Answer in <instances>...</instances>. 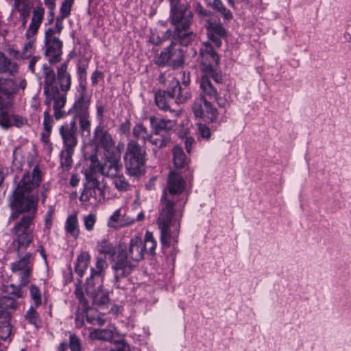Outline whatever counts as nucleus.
<instances>
[{"label":"nucleus","mask_w":351,"mask_h":351,"mask_svg":"<svg viewBox=\"0 0 351 351\" xmlns=\"http://www.w3.org/2000/svg\"><path fill=\"white\" fill-rule=\"evenodd\" d=\"M41 173L36 166L32 174L25 173L9 197V206L12 210L10 219H16L23 213L24 215L12 228L13 242L16 243V253L26 250L33 240V219L37 210L38 197L30 195L31 191L41 182Z\"/></svg>","instance_id":"nucleus-1"},{"label":"nucleus","mask_w":351,"mask_h":351,"mask_svg":"<svg viewBox=\"0 0 351 351\" xmlns=\"http://www.w3.org/2000/svg\"><path fill=\"white\" fill-rule=\"evenodd\" d=\"M186 182L176 172H170L167 186L161 199L156 224L160 231V240L163 250L172 247L176 250L178 243L180 222L187 197L182 196Z\"/></svg>","instance_id":"nucleus-2"},{"label":"nucleus","mask_w":351,"mask_h":351,"mask_svg":"<svg viewBox=\"0 0 351 351\" xmlns=\"http://www.w3.org/2000/svg\"><path fill=\"white\" fill-rule=\"evenodd\" d=\"M202 75L200 80L201 96L215 98L217 90L211 83L212 79L215 83L220 84L222 75L216 69L219 64V57L208 43H203L199 49Z\"/></svg>","instance_id":"nucleus-3"},{"label":"nucleus","mask_w":351,"mask_h":351,"mask_svg":"<svg viewBox=\"0 0 351 351\" xmlns=\"http://www.w3.org/2000/svg\"><path fill=\"white\" fill-rule=\"evenodd\" d=\"M117 259L112 266L114 271V286L120 287L119 281L128 276L133 270L134 265L128 261L130 256L133 261H139L143 258L145 251L143 241L139 236H134L130 241L129 253H126V245L120 244L118 247Z\"/></svg>","instance_id":"nucleus-4"},{"label":"nucleus","mask_w":351,"mask_h":351,"mask_svg":"<svg viewBox=\"0 0 351 351\" xmlns=\"http://www.w3.org/2000/svg\"><path fill=\"white\" fill-rule=\"evenodd\" d=\"M169 21L175 27V36L180 45L186 46L191 40L189 28L193 21V12L184 4L170 8Z\"/></svg>","instance_id":"nucleus-5"},{"label":"nucleus","mask_w":351,"mask_h":351,"mask_svg":"<svg viewBox=\"0 0 351 351\" xmlns=\"http://www.w3.org/2000/svg\"><path fill=\"white\" fill-rule=\"evenodd\" d=\"M146 151L134 139L128 141L123 156L126 173L130 176L138 177L143 173L145 164Z\"/></svg>","instance_id":"nucleus-6"},{"label":"nucleus","mask_w":351,"mask_h":351,"mask_svg":"<svg viewBox=\"0 0 351 351\" xmlns=\"http://www.w3.org/2000/svg\"><path fill=\"white\" fill-rule=\"evenodd\" d=\"M34 256L31 253H26L19 259L10 264V269L12 274L16 276L21 287H25L31 281L33 267Z\"/></svg>","instance_id":"nucleus-7"},{"label":"nucleus","mask_w":351,"mask_h":351,"mask_svg":"<svg viewBox=\"0 0 351 351\" xmlns=\"http://www.w3.org/2000/svg\"><path fill=\"white\" fill-rule=\"evenodd\" d=\"M85 175L88 185L82 192L80 200L83 202L93 201L95 203L104 201L105 199L104 191L100 186V183L96 176H94L93 172L86 173Z\"/></svg>","instance_id":"nucleus-8"},{"label":"nucleus","mask_w":351,"mask_h":351,"mask_svg":"<svg viewBox=\"0 0 351 351\" xmlns=\"http://www.w3.org/2000/svg\"><path fill=\"white\" fill-rule=\"evenodd\" d=\"M18 84L11 78L0 77V108H12Z\"/></svg>","instance_id":"nucleus-9"},{"label":"nucleus","mask_w":351,"mask_h":351,"mask_svg":"<svg viewBox=\"0 0 351 351\" xmlns=\"http://www.w3.org/2000/svg\"><path fill=\"white\" fill-rule=\"evenodd\" d=\"M45 54L49 57L51 63H56L60 60L62 54L63 43L56 35L55 32L49 28L45 32Z\"/></svg>","instance_id":"nucleus-10"},{"label":"nucleus","mask_w":351,"mask_h":351,"mask_svg":"<svg viewBox=\"0 0 351 351\" xmlns=\"http://www.w3.org/2000/svg\"><path fill=\"white\" fill-rule=\"evenodd\" d=\"M190 80H182L183 86L180 82L173 78L167 87V94L170 99H174L177 104H183L191 97V92L188 85Z\"/></svg>","instance_id":"nucleus-11"},{"label":"nucleus","mask_w":351,"mask_h":351,"mask_svg":"<svg viewBox=\"0 0 351 351\" xmlns=\"http://www.w3.org/2000/svg\"><path fill=\"white\" fill-rule=\"evenodd\" d=\"M208 43L216 53L215 47L219 48L221 45V39L226 36V30L220 23L208 21L206 25Z\"/></svg>","instance_id":"nucleus-12"},{"label":"nucleus","mask_w":351,"mask_h":351,"mask_svg":"<svg viewBox=\"0 0 351 351\" xmlns=\"http://www.w3.org/2000/svg\"><path fill=\"white\" fill-rule=\"evenodd\" d=\"M96 136V149H103L106 156L114 155L115 142L110 134L97 127L95 131Z\"/></svg>","instance_id":"nucleus-13"},{"label":"nucleus","mask_w":351,"mask_h":351,"mask_svg":"<svg viewBox=\"0 0 351 351\" xmlns=\"http://www.w3.org/2000/svg\"><path fill=\"white\" fill-rule=\"evenodd\" d=\"M12 108H0V126L8 129L12 126L22 128L27 124V119L22 116L10 114Z\"/></svg>","instance_id":"nucleus-14"},{"label":"nucleus","mask_w":351,"mask_h":351,"mask_svg":"<svg viewBox=\"0 0 351 351\" xmlns=\"http://www.w3.org/2000/svg\"><path fill=\"white\" fill-rule=\"evenodd\" d=\"M149 123L154 134H168L171 136L173 128L176 125V121L165 119L154 116L149 117Z\"/></svg>","instance_id":"nucleus-15"},{"label":"nucleus","mask_w":351,"mask_h":351,"mask_svg":"<svg viewBox=\"0 0 351 351\" xmlns=\"http://www.w3.org/2000/svg\"><path fill=\"white\" fill-rule=\"evenodd\" d=\"M135 219L128 215L122 208L116 210L108 221V226L119 229L134 223Z\"/></svg>","instance_id":"nucleus-16"},{"label":"nucleus","mask_w":351,"mask_h":351,"mask_svg":"<svg viewBox=\"0 0 351 351\" xmlns=\"http://www.w3.org/2000/svg\"><path fill=\"white\" fill-rule=\"evenodd\" d=\"M108 158L100 166L98 171L102 175L113 178L120 171L122 165L120 162L119 156H108Z\"/></svg>","instance_id":"nucleus-17"},{"label":"nucleus","mask_w":351,"mask_h":351,"mask_svg":"<svg viewBox=\"0 0 351 351\" xmlns=\"http://www.w3.org/2000/svg\"><path fill=\"white\" fill-rule=\"evenodd\" d=\"M44 14L45 10L41 5H37L34 8L31 23L25 33V36L27 38L33 37L38 32L43 22Z\"/></svg>","instance_id":"nucleus-18"},{"label":"nucleus","mask_w":351,"mask_h":351,"mask_svg":"<svg viewBox=\"0 0 351 351\" xmlns=\"http://www.w3.org/2000/svg\"><path fill=\"white\" fill-rule=\"evenodd\" d=\"M168 50L169 62V66L173 68H178L181 66L184 63V52L179 47L177 46V43L172 41L171 45L167 47Z\"/></svg>","instance_id":"nucleus-19"},{"label":"nucleus","mask_w":351,"mask_h":351,"mask_svg":"<svg viewBox=\"0 0 351 351\" xmlns=\"http://www.w3.org/2000/svg\"><path fill=\"white\" fill-rule=\"evenodd\" d=\"M19 72V65L0 51V74L15 76Z\"/></svg>","instance_id":"nucleus-20"},{"label":"nucleus","mask_w":351,"mask_h":351,"mask_svg":"<svg viewBox=\"0 0 351 351\" xmlns=\"http://www.w3.org/2000/svg\"><path fill=\"white\" fill-rule=\"evenodd\" d=\"M74 114L75 119L89 116L88 104L84 100V90L80 95L72 109L67 111V114Z\"/></svg>","instance_id":"nucleus-21"},{"label":"nucleus","mask_w":351,"mask_h":351,"mask_svg":"<svg viewBox=\"0 0 351 351\" xmlns=\"http://www.w3.org/2000/svg\"><path fill=\"white\" fill-rule=\"evenodd\" d=\"M14 8L19 13L21 26L25 27L32 9L30 3L28 0H14Z\"/></svg>","instance_id":"nucleus-22"},{"label":"nucleus","mask_w":351,"mask_h":351,"mask_svg":"<svg viewBox=\"0 0 351 351\" xmlns=\"http://www.w3.org/2000/svg\"><path fill=\"white\" fill-rule=\"evenodd\" d=\"M169 97L167 94V90H159L155 93V103L158 108L164 111H169L173 115L178 116V112L176 110H172L169 104Z\"/></svg>","instance_id":"nucleus-23"},{"label":"nucleus","mask_w":351,"mask_h":351,"mask_svg":"<svg viewBox=\"0 0 351 351\" xmlns=\"http://www.w3.org/2000/svg\"><path fill=\"white\" fill-rule=\"evenodd\" d=\"M18 306L17 302L10 296L0 298V319H10V315L8 310H15Z\"/></svg>","instance_id":"nucleus-24"},{"label":"nucleus","mask_w":351,"mask_h":351,"mask_svg":"<svg viewBox=\"0 0 351 351\" xmlns=\"http://www.w3.org/2000/svg\"><path fill=\"white\" fill-rule=\"evenodd\" d=\"M90 261V256L87 252H82L77 257L75 263V272L80 277L82 278L84 272L86 271Z\"/></svg>","instance_id":"nucleus-25"},{"label":"nucleus","mask_w":351,"mask_h":351,"mask_svg":"<svg viewBox=\"0 0 351 351\" xmlns=\"http://www.w3.org/2000/svg\"><path fill=\"white\" fill-rule=\"evenodd\" d=\"M173 164L176 168H184L189 162V159L186 156L181 147L176 145L172 149Z\"/></svg>","instance_id":"nucleus-26"},{"label":"nucleus","mask_w":351,"mask_h":351,"mask_svg":"<svg viewBox=\"0 0 351 351\" xmlns=\"http://www.w3.org/2000/svg\"><path fill=\"white\" fill-rule=\"evenodd\" d=\"M114 331L115 327L109 326L106 329H95L90 332V335L93 339L110 341L114 337Z\"/></svg>","instance_id":"nucleus-27"},{"label":"nucleus","mask_w":351,"mask_h":351,"mask_svg":"<svg viewBox=\"0 0 351 351\" xmlns=\"http://www.w3.org/2000/svg\"><path fill=\"white\" fill-rule=\"evenodd\" d=\"M76 119H75L70 123V129L67 132V167L70 165V160L69 155H70V147H73L77 145V138L75 134L77 132Z\"/></svg>","instance_id":"nucleus-28"},{"label":"nucleus","mask_w":351,"mask_h":351,"mask_svg":"<svg viewBox=\"0 0 351 351\" xmlns=\"http://www.w3.org/2000/svg\"><path fill=\"white\" fill-rule=\"evenodd\" d=\"M108 267V264L105 258L102 257H97L95 267H90V274L97 277V283L99 284L101 278H104L105 270Z\"/></svg>","instance_id":"nucleus-29"},{"label":"nucleus","mask_w":351,"mask_h":351,"mask_svg":"<svg viewBox=\"0 0 351 351\" xmlns=\"http://www.w3.org/2000/svg\"><path fill=\"white\" fill-rule=\"evenodd\" d=\"M171 138L168 134H154L152 132L148 141L159 149L166 147L170 142Z\"/></svg>","instance_id":"nucleus-30"},{"label":"nucleus","mask_w":351,"mask_h":351,"mask_svg":"<svg viewBox=\"0 0 351 351\" xmlns=\"http://www.w3.org/2000/svg\"><path fill=\"white\" fill-rule=\"evenodd\" d=\"M152 133H149L147 128L142 123H136L132 129V135L134 140L143 141L145 144L148 141Z\"/></svg>","instance_id":"nucleus-31"},{"label":"nucleus","mask_w":351,"mask_h":351,"mask_svg":"<svg viewBox=\"0 0 351 351\" xmlns=\"http://www.w3.org/2000/svg\"><path fill=\"white\" fill-rule=\"evenodd\" d=\"M156 245L157 242L154 238L153 233L147 231L144 237V242H143L145 252H147L152 256L155 255Z\"/></svg>","instance_id":"nucleus-32"},{"label":"nucleus","mask_w":351,"mask_h":351,"mask_svg":"<svg viewBox=\"0 0 351 351\" xmlns=\"http://www.w3.org/2000/svg\"><path fill=\"white\" fill-rule=\"evenodd\" d=\"M103 280L104 278H101L99 284H98L97 277L90 274V277L86 280V291L87 295H90V294L101 289L103 286Z\"/></svg>","instance_id":"nucleus-33"},{"label":"nucleus","mask_w":351,"mask_h":351,"mask_svg":"<svg viewBox=\"0 0 351 351\" xmlns=\"http://www.w3.org/2000/svg\"><path fill=\"white\" fill-rule=\"evenodd\" d=\"M67 232H69L75 240L77 239L80 229L76 214L71 215L67 218Z\"/></svg>","instance_id":"nucleus-34"},{"label":"nucleus","mask_w":351,"mask_h":351,"mask_svg":"<svg viewBox=\"0 0 351 351\" xmlns=\"http://www.w3.org/2000/svg\"><path fill=\"white\" fill-rule=\"evenodd\" d=\"M93 299V305L102 307L109 302L108 295L102 289L90 295Z\"/></svg>","instance_id":"nucleus-35"},{"label":"nucleus","mask_w":351,"mask_h":351,"mask_svg":"<svg viewBox=\"0 0 351 351\" xmlns=\"http://www.w3.org/2000/svg\"><path fill=\"white\" fill-rule=\"evenodd\" d=\"M66 104V99L64 97L60 96L54 99L53 110L54 117L56 119L58 120L64 117L65 112L64 108Z\"/></svg>","instance_id":"nucleus-36"},{"label":"nucleus","mask_w":351,"mask_h":351,"mask_svg":"<svg viewBox=\"0 0 351 351\" xmlns=\"http://www.w3.org/2000/svg\"><path fill=\"white\" fill-rule=\"evenodd\" d=\"M97 250L100 254L112 257L116 254L115 247L108 241L104 239L97 245Z\"/></svg>","instance_id":"nucleus-37"},{"label":"nucleus","mask_w":351,"mask_h":351,"mask_svg":"<svg viewBox=\"0 0 351 351\" xmlns=\"http://www.w3.org/2000/svg\"><path fill=\"white\" fill-rule=\"evenodd\" d=\"M211 6L213 9L218 12L224 19L230 20L232 19L233 16L232 12L224 6L221 0H213Z\"/></svg>","instance_id":"nucleus-38"},{"label":"nucleus","mask_w":351,"mask_h":351,"mask_svg":"<svg viewBox=\"0 0 351 351\" xmlns=\"http://www.w3.org/2000/svg\"><path fill=\"white\" fill-rule=\"evenodd\" d=\"M113 178V184L115 188L119 191H127L131 188L130 184L126 180L122 174H117Z\"/></svg>","instance_id":"nucleus-39"},{"label":"nucleus","mask_w":351,"mask_h":351,"mask_svg":"<svg viewBox=\"0 0 351 351\" xmlns=\"http://www.w3.org/2000/svg\"><path fill=\"white\" fill-rule=\"evenodd\" d=\"M25 319L29 324L33 325L36 328H39L41 326V321L38 313L31 306L25 315Z\"/></svg>","instance_id":"nucleus-40"},{"label":"nucleus","mask_w":351,"mask_h":351,"mask_svg":"<svg viewBox=\"0 0 351 351\" xmlns=\"http://www.w3.org/2000/svg\"><path fill=\"white\" fill-rule=\"evenodd\" d=\"M207 101L204 96H200L199 98L196 99L192 106V112L195 118H202L204 115V110L202 104H204V101Z\"/></svg>","instance_id":"nucleus-41"},{"label":"nucleus","mask_w":351,"mask_h":351,"mask_svg":"<svg viewBox=\"0 0 351 351\" xmlns=\"http://www.w3.org/2000/svg\"><path fill=\"white\" fill-rule=\"evenodd\" d=\"M204 106L209 121L210 123L215 122L218 118L217 110L208 101H204Z\"/></svg>","instance_id":"nucleus-42"},{"label":"nucleus","mask_w":351,"mask_h":351,"mask_svg":"<svg viewBox=\"0 0 351 351\" xmlns=\"http://www.w3.org/2000/svg\"><path fill=\"white\" fill-rule=\"evenodd\" d=\"M66 16V1L62 3L61 6V16L56 19V27L55 29H52L55 32L56 34H60L62 30L63 26V20Z\"/></svg>","instance_id":"nucleus-43"},{"label":"nucleus","mask_w":351,"mask_h":351,"mask_svg":"<svg viewBox=\"0 0 351 351\" xmlns=\"http://www.w3.org/2000/svg\"><path fill=\"white\" fill-rule=\"evenodd\" d=\"M74 294L76 298L79 300L80 304L81 305L82 308H86L88 306V302L84 297L80 282H78L77 283L75 284V289L74 291Z\"/></svg>","instance_id":"nucleus-44"},{"label":"nucleus","mask_w":351,"mask_h":351,"mask_svg":"<svg viewBox=\"0 0 351 351\" xmlns=\"http://www.w3.org/2000/svg\"><path fill=\"white\" fill-rule=\"evenodd\" d=\"M8 320L5 319V322L0 326V339L3 341H6L11 335L12 328Z\"/></svg>","instance_id":"nucleus-45"},{"label":"nucleus","mask_w":351,"mask_h":351,"mask_svg":"<svg viewBox=\"0 0 351 351\" xmlns=\"http://www.w3.org/2000/svg\"><path fill=\"white\" fill-rule=\"evenodd\" d=\"M69 347L71 351H81L82 350V341L81 339L75 334H71L69 336Z\"/></svg>","instance_id":"nucleus-46"},{"label":"nucleus","mask_w":351,"mask_h":351,"mask_svg":"<svg viewBox=\"0 0 351 351\" xmlns=\"http://www.w3.org/2000/svg\"><path fill=\"white\" fill-rule=\"evenodd\" d=\"M168 50L169 49H167L166 47L160 52V55L155 60L156 64L160 66H164L166 65L169 66Z\"/></svg>","instance_id":"nucleus-47"},{"label":"nucleus","mask_w":351,"mask_h":351,"mask_svg":"<svg viewBox=\"0 0 351 351\" xmlns=\"http://www.w3.org/2000/svg\"><path fill=\"white\" fill-rule=\"evenodd\" d=\"M29 292L32 299L36 306L41 304V295L39 289L34 285L29 287Z\"/></svg>","instance_id":"nucleus-48"},{"label":"nucleus","mask_w":351,"mask_h":351,"mask_svg":"<svg viewBox=\"0 0 351 351\" xmlns=\"http://www.w3.org/2000/svg\"><path fill=\"white\" fill-rule=\"evenodd\" d=\"M34 51V40H29L27 43H26L23 49L21 52L22 59H27L29 58Z\"/></svg>","instance_id":"nucleus-49"},{"label":"nucleus","mask_w":351,"mask_h":351,"mask_svg":"<svg viewBox=\"0 0 351 351\" xmlns=\"http://www.w3.org/2000/svg\"><path fill=\"white\" fill-rule=\"evenodd\" d=\"M197 134L206 140L210 138V128L204 123H197Z\"/></svg>","instance_id":"nucleus-50"},{"label":"nucleus","mask_w":351,"mask_h":351,"mask_svg":"<svg viewBox=\"0 0 351 351\" xmlns=\"http://www.w3.org/2000/svg\"><path fill=\"white\" fill-rule=\"evenodd\" d=\"M89 160L90 162L89 166V171H86V173L93 172L94 173V176H96L95 174L101 166L99 162L97 156L96 154H92L91 156H89Z\"/></svg>","instance_id":"nucleus-51"},{"label":"nucleus","mask_w":351,"mask_h":351,"mask_svg":"<svg viewBox=\"0 0 351 351\" xmlns=\"http://www.w3.org/2000/svg\"><path fill=\"white\" fill-rule=\"evenodd\" d=\"M85 228L88 231H92L96 222V216L93 214H89L84 217L83 219Z\"/></svg>","instance_id":"nucleus-52"},{"label":"nucleus","mask_w":351,"mask_h":351,"mask_svg":"<svg viewBox=\"0 0 351 351\" xmlns=\"http://www.w3.org/2000/svg\"><path fill=\"white\" fill-rule=\"evenodd\" d=\"M82 309L86 310L85 317L86 322L90 324L95 325V320L97 317L96 315H98L97 311L93 308H88V306L86 307V308Z\"/></svg>","instance_id":"nucleus-53"},{"label":"nucleus","mask_w":351,"mask_h":351,"mask_svg":"<svg viewBox=\"0 0 351 351\" xmlns=\"http://www.w3.org/2000/svg\"><path fill=\"white\" fill-rule=\"evenodd\" d=\"M53 119L50 115V111L48 108L44 112L43 127L45 130L49 133L52 128Z\"/></svg>","instance_id":"nucleus-54"},{"label":"nucleus","mask_w":351,"mask_h":351,"mask_svg":"<svg viewBox=\"0 0 351 351\" xmlns=\"http://www.w3.org/2000/svg\"><path fill=\"white\" fill-rule=\"evenodd\" d=\"M78 119H79L81 130L82 131H88V132H89L90 123L88 120V116H85V117H80Z\"/></svg>","instance_id":"nucleus-55"},{"label":"nucleus","mask_w":351,"mask_h":351,"mask_svg":"<svg viewBox=\"0 0 351 351\" xmlns=\"http://www.w3.org/2000/svg\"><path fill=\"white\" fill-rule=\"evenodd\" d=\"M10 289H12L11 291H10V295H14V297H16L18 298H22L23 297V291L21 290V287L20 284L16 286V285H11L10 286Z\"/></svg>","instance_id":"nucleus-56"},{"label":"nucleus","mask_w":351,"mask_h":351,"mask_svg":"<svg viewBox=\"0 0 351 351\" xmlns=\"http://www.w3.org/2000/svg\"><path fill=\"white\" fill-rule=\"evenodd\" d=\"M114 343L116 345L115 351H130L129 345L123 340L116 341Z\"/></svg>","instance_id":"nucleus-57"},{"label":"nucleus","mask_w":351,"mask_h":351,"mask_svg":"<svg viewBox=\"0 0 351 351\" xmlns=\"http://www.w3.org/2000/svg\"><path fill=\"white\" fill-rule=\"evenodd\" d=\"M53 213H54V210L51 207H50L45 215V226L47 228H50L51 226L52 217H53Z\"/></svg>","instance_id":"nucleus-58"},{"label":"nucleus","mask_w":351,"mask_h":351,"mask_svg":"<svg viewBox=\"0 0 351 351\" xmlns=\"http://www.w3.org/2000/svg\"><path fill=\"white\" fill-rule=\"evenodd\" d=\"M45 3L49 10V14L51 18L49 19V23H51L53 20V10L55 8V0H45Z\"/></svg>","instance_id":"nucleus-59"},{"label":"nucleus","mask_w":351,"mask_h":351,"mask_svg":"<svg viewBox=\"0 0 351 351\" xmlns=\"http://www.w3.org/2000/svg\"><path fill=\"white\" fill-rule=\"evenodd\" d=\"M103 77L102 73L98 71H95L91 75V82L93 85H96L98 83V80Z\"/></svg>","instance_id":"nucleus-60"},{"label":"nucleus","mask_w":351,"mask_h":351,"mask_svg":"<svg viewBox=\"0 0 351 351\" xmlns=\"http://www.w3.org/2000/svg\"><path fill=\"white\" fill-rule=\"evenodd\" d=\"M130 123L129 121H125L120 125V132L122 134H125L130 131Z\"/></svg>","instance_id":"nucleus-61"},{"label":"nucleus","mask_w":351,"mask_h":351,"mask_svg":"<svg viewBox=\"0 0 351 351\" xmlns=\"http://www.w3.org/2000/svg\"><path fill=\"white\" fill-rule=\"evenodd\" d=\"M193 138L192 137H186L184 139V144L186 147V152L190 153L192 144L193 143Z\"/></svg>","instance_id":"nucleus-62"},{"label":"nucleus","mask_w":351,"mask_h":351,"mask_svg":"<svg viewBox=\"0 0 351 351\" xmlns=\"http://www.w3.org/2000/svg\"><path fill=\"white\" fill-rule=\"evenodd\" d=\"M9 54L10 56L16 59L22 58L21 52L14 48L9 49Z\"/></svg>","instance_id":"nucleus-63"},{"label":"nucleus","mask_w":351,"mask_h":351,"mask_svg":"<svg viewBox=\"0 0 351 351\" xmlns=\"http://www.w3.org/2000/svg\"><path fill=\"white\" fill-rule=\"evenodd\" d=\"M66 67L65 64H63L60 68L58 69L57 76L58 79L60 80H64L65 77Z\"/></svg>","instance_id":"nucleus-64"}]
</instances>
